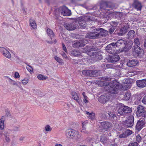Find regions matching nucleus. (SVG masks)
Returning <instances> with one entry per match:
<instances>
[{
  "label": "nucleus",
  "mask_w": 146,
  "mask_h": 146,
  "mask_svg": "<svg viewBox=\"0 0 146 146\" xmlns=\"http://www.w3.org/2000/svg\"><path fill=\"white\" fill-rule=\"evenodd\" d=\"M111 78H104L105 81H101L100 83L101 86H106L110 93L116 94L117 93L119 90L121 88L120 84L116 81L111 82H108L111 80Z\"/></svg>",
  "instance_id": "nucleus-1"
},
{
  "label": "nucleus",
  "mask_w": 146,
  "mask_h": 146,
  "mask_svg": "<svg viewBox=\"0 0 146 146\" xmlns=\"http://www.w3.org/2000/svg\"><path fill=\"white\" fill-rule=\"evenodd\" d=\"M96 30L100 32V33H98L94 31L88 33L87 34L86 37L89 38L95 39L99 38L101 36H105L108 34L107 31L102 28H98L96 29Z\"/></svg>",
  "instance_id": "nucleus-2"
},
{
  "label": "nucleus",
  "mask_w": 146,
  "mask_h": 146,
  "mask_svg": "<svg viewBox=\"0 0 146 146\" xmlns=\"http://www.w3.org/2000/svg\"><path fill=\"white\" fill-rule=\"evenodd\" d=\"M65 133L66 136L67 137L74 139H78L81 136L78 131L72 129H67Z\"/></svg>",
  "instance_id": "nucleus-3"
},
{
  "label": "nucleus",
  "mask_w": 146,
  "mask_h": 146,
  "mask_svg": "<svg viewBox=\"0 0 146 146\" xmlns=\"http://www.w3.org/2000/svg\"><path fill=\"white\" fill-rule=\"evenodd\" d=\"M119 108L118 112L119 114L122 115H125L127 113H129L131 112V108L128 106H124L122 104L119 105Z\"/></svg>",
  "instance_id": "nucleus-4"
},
{
  "label": "nucleus",
  "mask_w": 146,
  "mask_h": 146,
  "mask_svg": "<svg viewBox=\"0 0 146 146\" xmlns=\"http://www.w3.org/2000/svg\"><path fill=\"white\" fill-rule=\"evenodd\" d=\"M0 53L3 56L8 59L10 58L11 57L10 53L7 49L4 47H0Z\"/></svg>",
  "instance_id": "nucleus-5"
},
{
  "label": "nucleus",
  "mask_w": 146,
  "mask_h": 146,
  "mask_svg": "<svg viewBox=\"0 0 146 146\" xmlns=\"http://www.w3.org/2000/svg\"><path fill=\"white\" fill-rule=\"evenodd\" d=\"M60 12L64 16H70L71 14V11L68 9L66 7L63 6L60 8Z\"/></svg>",
  "instance_id": "nucleus-6"
},
{
  "label": "nucleus",
  "mask_w": 146,
  "mask_h": 146,
  "mask_svg": "<svg viewBox=\"0 0 146 146\" xmlns=\"http://www.w3.org/2000/svg\"><path fill=\"white\" fill-rule=\"evenodd\" d=\"M134 118L133 116L131 115L124 122L125 125L128 127H131L134 124Z\"/></svg>",
  "instance_id": "nucleus-7"
},
{
  "label": "nucleus",
  "mask_w": 146,
  "mask_h": 146,
  "mask_svg": "<svg viewBox=\"0 0 146 146\" xmlns=\"http://www.w3.org/2000/svg\"><path fill=\"white\" fill-rule=\"evenodd\" d=\"M115 43H112L107 46L106 49L108 52L112 54L115 52L114 49L115 48Z\"/></svg>",
  "instance_id": "nucleus-8"
},
{
  "label": "nucleus",
  "mask_w": 146,
  "mask_h": 146,
  "mask_svg": "<svg viewBox=\"0 0 146 146\" xmlns=\"http://www.w3.org/2000/svg\"><path fill=\"white\" fill-rule=\"evenodd\" d=\"M64 27L68 30L72 31L76 28V26L74 23H65L64 24Z\"/></svg>",
  "instance_id": "nucleus-9"
},
{
  "label": "nucleus",
  "mask_w": 146,
  "mask_h": 146,
  "mask_svg": "<svg viewBox=\"0 0 146 146\" xmlns=\"http://www.w3.org/2000/svg\"><path fill=\"white\" fill-rule=\"evenodd\" d=\"M119 57L118 55L116 54L113 56H110L108 58V60L111 62H115L119 60Z\"/></svg>",
  "instance_id": "nucleus-10"
},
{
  "label": "nucleus",
  "mask_w": 146,
  "mask_h": 146,
  "mask_svg": "<svg viewBox=\"0 0 146 146\" xmlns=\"http://www.w3.org/2000/svg\"><path fill=\"white\" fill-rule=\"evenodd\" d=\"M137 86L140 88H143L146 86V79L142 80H137L136 81Z\"/></svg>",
  "instance_id": "nucleus-11"
},
{
  "label": "nucleus",
  "mask_w": 146,
  "mask_h": 146,
  "mask_svg": "<svg viewBox=\"0 0 146 146\" xmlns=\"http://www.w3.org/2000/svg\"><path fill=\"white\" fill-rule=\"evenodd\" d=\"M101 125L103 129L105 131H107L111 126V123L105 121L101 123Z\"/></svg>",
  "instance_id": "nucleus-12"
},
{
  "label": "nucleus",
  "mask_w": 146,
  "mask_h": 146,
  "mask_svg": "<svg viewBox=\"0 0 146 146\" xmlns=\"http://www.w3.org/2000/svg\"><path fill=\"white\" fill-rule=\"evenodd\" d=\"M145 123L143 120H139L137 122L136 126V128L138 131L140 130L144 126Z\"/></svg>",
  "instance_id": "nucleus-13"
},
{
  "label": "nucleus",
  "mask_w": 146,
  "mask_h": 146,
  "mask_svg": "<svg viewBox=\"0 0 146 146\" xmlns=\"http://www.w3.org/2000/svg\"><path fill=\"white\" fill-rule=\"evenodd\" d=\"M126 42L125 40L122 39H120L118 40L115 43L116 46L122 47L125 45Z\"/></svg>",
  "instance_id": "nucleus-14"
},
{
  "label": "nucleus",
  "mask_w": 146,
  "mask_h": 146,
  "mask_svg": "<svg viewBox=\"0 0 146 146\" xmlns=\"http://www.w3.org/2000/svg\"><path fill=\"white\" fill-rule=\"evenodd\" d=\"M138 63V62L136 60H129L127 63V65L129 66L132 67L136 66Z\"/></svg>",
  "instance_id": "nucleus-15"
},
{
  "label": "nucleus",
  "mask_w": 146,
  "mask_h": 146,
  "mask_svg": "<svg viewBox=\"0 0 146 146\" xmlns=\"http://www.w3.org/2000/svg\"><path fill=\"white\" fill-rule=\"evenodd\" d=\"M72 98L75 100L78 103H80V98L79 97V94H78L76 93L75 92H72Z\"/></svg>",
  "instance_id": "nucleus-16"
},
{
  "label": "nucleus",
  "mask_w": 146,
  "mask_h": 146,
  "mask_svg": "<svg viewBox=\"0 0 146 146\" xmlns=\"http://www.w3.org/2000/svg\"><path fill=\"white\" fill-rule=\"evenodd\" d=\"M134 6L135 9L137 10H141V4L137 1L136 0L134 1Z\"/></svg>",
  "instance_id": "nucleus-17"
},
{
  "label": "nucleus",
  "mask_w": 146,
  "mask_h": 146,
  "mask_svg": "<svg viewBox=\"0 0 146 146\" xmlns=\"http://www.w3.org/2000/svg\"><path fill=\"white\" fill-rule=\"evenodd\" d=\"M93 70H84L82 71V73L84 76H92Z\"/></svg>",
  "instance_id": "nucleus-18"
},
{
  "label": "nucleus",
  "mask_w": 146,
  "mask_h": 146,
  "mask_svg": "<svg viewBox=\"0 0 146 146\" xmlns=\"http://www.w3.org/2000/svg\"><path fill=\"white\" fill-rule=\"evenodd\" d=\"M98 100L100 102L102 103H104L108 101V98L107 96L102 95L99 98Z\"/></svg>",
  "instance_id": "nucleus-19"
},
{
  "label": "nucleus",
  "mask_w": 146,
  "mask_h": 146,
  "mask_svg": "<svg viewBox=\"0 0 146 146\" xmlns=\"http://www.w3.org/2000/svg\"><path fill=\"white\" fill-rule=\"evenodd\" d=\"M4 136L5 140L6 143H8L11 141V139L9 137L10 134L7 131H5L4 134Z\"/></svg>",
  "instance_id": "nucleus-20"
},
{
  "label": "nucleus",
  "mask_w": 146,
  "mask_h": 146,
  "mask_svg": "<svg viewBox=\"0 0 146 146\" xmlns=\"http://www.w3.org/2000/svg\"><path fill=\"white\" fill-rule=\"evenodd\" d=\"M135 35V33L133 30L130 31L127 35V38L129 39L133 38Z\"/></svg>",
  "instance_id": "nucleus-21"
},
{
  "label": "nucleus",
  "mask_w": 146,
  "mask_h": 146,
  "mask_svg": "<svg viewBox=\"0 0 146 146\" xmlns=\"http://www.w3.org/2000/svg\"><path fill=\"white\" fill-rule=\"evenodd\" d=\"M9 82L10 84L12 85H15L17 86V87H19L21 89L23 90V88L21 86H19L17 84V83L15 80H12L10 78H9Z\"/></svg>",
  "instance_id": "nucleus-22"
},
{
  "label": "nucleus",
  "mask_w": 146,
  "mask_h": 146,
  "mask_svg": "<svg viewBox=\"0 0 146 146\" xmlns=\"http://www.w3.org/2000/svg\"><path fill=\"white\" fill-rule=\"evenodd\" d=\"M73 45L74 47H78L84 46L85 45V44L84 43V41L83 42L82 41H80L76 42Z\"/></svg>",
  "instance_id": "nucleus-23"
},
{
  "label": "nucleus",
  "mask_w": 146,
  "mask_h": 146,
  "mask_svg": "<svg viewBox=\"0 0 146 146\" xmlns=\"http://www.w3.org/2000/svg\"><path fill=\"white\" fill-rule=\"evenodd\" d=\"M5 118L4 116H2L0 119V129L3 130L4 128V121Z\"/></svg>",
  "instance_id": "nucleus-24"
},
{
  "label": "nucleus",
  "mask_w": 146,
  "mask_h": 146,
  "mask_svg": "<svg viewBox=\"0 0 146 146\" xmlns=\"http://www.w3.org/2000/svg\"><path fill=\"white\" fill-rule=\"evenodd\" d=\"M46 31L48 35L50 37L51 39L52 40V38L54 36V34L53 31L50 29L48 28L47 29Z\"/></svg>",
  "instance_id": "nucleus-25"
},
{
  "label": "nucleus",
  "mask_w": 146,
  "mask_h": 146,
  "mask_svg": "<svg viewBox=\"0 0 146 146\" xmlns=\"http://www.w3.org/2000/svg\"><path fill=\"white\" fill-rule=\"evenodd\" d=\"M145 109V108L144 107L141 105H139L137 107V112L139 113H143V115H144V113L145 112L144 111Z\"/></svg>",
  "instance_id": "nucleus-26"
},
{
  "label": "nucleus",
  "mask_w": 146,
  "mask_h": 146,
  "mask_svg": "<svg viewBox=\"0 0 146 146\" xmlns=\"http://www.w3.org/2000/svg\"><path fill=\"white\" fill-rule=\"evenodd\" d=\"M104 5L107 7L114 9L115 7L114 5L110 2H105L104 3Z\"/></svg>",
  "instance_id": "nucleus-27"
},
{
  "label": "nucleus",
  "mask_w": 146,
  "mask_h": 146,
  "mask_svg": "<svg viewBox=\"0 0 146 146\" xmlns=\"http://www.w3.org/2000/svg\"><path fill=\"white\" fill-rule=\"evenodd\" d=\"M30 24L31 27L33 29L36 28V24L35 21L32 19H30L29 20Z\"/></svg>",
  "instance_id": "nucleus-28"
},
{
  "label": "nucleus",
  "mask_w": 146,
  "mask_h": 146,
  "mask_svg": "<svg viewBox=\"0 0 146 146\" xmlns=\"http://www.w3.org/2000/svg\"><path fill=\"white\" fill-rule=\"evenodd\" d=\"M134 42L136 45L137 46L138 49L139 50H141V48L138 46V45H140V44L139 39L138 38H135L134 40Z\"/></svg>",
  "instance_id": "nucleus-29"
},
{
  "label": "nucleus",
  "mask_w": 146,
  "mask_h": 146,
  "mask_svg": "<svg viewBox=\"0 0 146 146\" xmlns=\"http://www.w3.org/2000/svg\"><path fill=\"white\" fill-rule=\"evenodd\" d=\"M37 77L38 79L40 80H45L48 78V77L46 76H44L42 74H38L37 76Z\"/></svg>",
  "instance_id": "nucleus-30"
},
{
  "label": "nucleus",
  "mask_w": 146,
  "mask_h": 146,
  "mask_svg": "<svg viewBox=\"0 0 146 146\" xmlns=\"http://www.w3.org/2000/svg\"><path fill=\"white\" fill-rule=\"evenodd\" d=\"M100 141L104 143H106L108 141L107 138L106 137L104 136L102 137L100 140Z\"/></svg>",
  "instance_id": "nucleus-31"
},
{
  "label": "nucleus",
  "mask_w": 146,
  "mask_h": 146,
  "mask_svg": "<svg viewBox=\"0 0 146 146\" xmlns=\"http://www.w3.org/2000/svg\"><path fill=\"white\" fill-rule=\"evenodd\" d=\"M131 96L130 93L129 92H127L125 93L124 96V98L125 100H128Z\"/></svg>",
  "instance_id": "nucleus-32"
},
{
  "label": "nucleus",
  "mask_w": 146,
  "mask_h": 146,
  "mask_svg": "<svg viewBox=\"0 0 146 146\" xmlns=\"http://www.w3.org/2000/svg\"><path fill=\"white\" fill-rule=\"evenodd\" d=\"M72 54L74 56H78L80 55L81 53L78 50H74L72 52Z\"/></svg>",
  "instance_id": "nucleus-33"
},
{
  "label": "nucleus",
  "mask_w": 146,
  "mask_h": 146,
  "mask_svg": "<svg viewBox=\"0 0 146 146\" xmlns=\"http://www.w3.org/2000/svg\"><path fill=\"white\" fill-rule=\"evenodd\" d=\"M82 96L84 98V102L86 103H87L88 102V98L86 95L85 93L84 92H83L82 93Z\"/></svg>",
  "instance_id": "nucleus-34"
},
{
  "label": "nucleus",
  "mask_w": 146,
  "mask_h": 146,
  "mask_svg": "<svg viewBox=\"0 0 146 146\" xmlns=\"http://www.w3.org/2000/svg\"><path fill=\"white\" fill-rule=\"evenodd\" d=\"M55 59L59 63H62V60L57 56H55L54 57Z\"/></svg>",
  "instance_id": "nucleus-35"
},
{
  "label": "nucleus",
  "mask_w": 146,
  "mask_h": 146,
  "mask_svg": "<svg viewBox=\"0 0 146 146\" xmlns=\"http://www.w3.org/2000/svg\"><path fill=\"white\" fill-rule=\"evenodd\" d=\"M26 68L27 70L31 73H32L33 72V68L32 67L29 65H27Z\"/></svg>",
  "instance_id": "nucleus-36"
},
{
  "label": "nucleus",
  "mask_w": 146,
  "mask_h": 146,
  "mask_svg": "<svg viewBox=\"0 0 146 146\" xmlns=\"http://www.w3.org/2000/svg\"><path fill=\"white\" fill-rule=\"evenodd\" d=\"M127 29V28H126L125 27H123L122 29L121 30V35L125 34L126 33V31Z\"/></svg>",
  "instance_id": "nucleus-37"
},
{
  "label": "nucleus",
  "mask_w": 146,
  "mask_h": 146,
  "mask_svg": "<svg viewBox=\"0 0 146 146\" xmlns=\"http://www.w3.org/2000/svg\"><path fill=\"white\" fill-rule=\"evenodd\" d=\"M44 129L46 131H51L52 128L49 125H47L45 127Z\"/></svg>",
  "instance_id": "nucleus-38"
},
{
  "label": "nucleus",
  "mask_w": 146,
  "mask_h": 146,
  "mask_svg": "<svg viewBox=\"0 0 146 146\" xmlns=\"http://www.w3.org/2000/svg\"><path fill=\"white\" fill-rule=\"evenodd\" d=\"M83 23H82L81 21H80L79 22V24L80 25L81 27H82L83 28H85V27H86V25H85V22L84 21H83L82 22Z\"/></svg>",
  "instance_id": "nucleus-39"
},
{
  "label": "nucleus",
  "mask_w": 146,
  "mask_h": 146,
  "mask_svg": "<svg viewBox=\"0 0 146 146\" xmlns=\"http://www.w3.org/2000/svg\"><path fill=\"white\" fill-rule=\"evenodd\" d=\"M81 131L82 133L85 134L88 133V132L86 129V128L85 127H82V129L81 130Z\"/></svg>",
  "instance_id": "nucleus-40"
},
{
  "label": "nucleus",
  "mask_w": 146,
  "mask_h": 146,
  "mask_svg": "<svg viewBox=\"0 0 146 146\" xmlns=\"http://www.w3.org/2000/svg\"><path fill=\"white\" fill-rule=\"evenodd\" d=\"M28 80L27 79H24L22 81V84L24 85L26 84L28 82Z\"/></svg>",
  "instance_id": "nucleus-41"
},
{
  "label": "nucleus",
  "mask_w": 146,
  "mask_h": 146,
  "mask_svg": "<svg viewBox=\"0 0 146 146\" xmlns=\"http://www.w3.org/2000/svg\"><path fill=\"white\" fill-rule=\"evenodd\" d=\"M92 74H93L92 76L95 77L98 74V71L97 70H93V72Z\"/></svg>",
  "instance_id": "nucleus-42"
},
{
  "label": "nucleus",
  "mask_w": 146,
  "mask_h": 146,
  "mask_svg": "<svg viewBox=\"0 0 146 146\" xmlns=\"http://www.w3.org/2000/svg\"><path fill=\"white\" fill-rule=\"evenodd\" d=\"M13 130L15 131H20L19 127H15L13 129Z\"/></svg>",
  "instance_id": "nucleus-43"
},
{
  "label": "nucleus",
  "mask_w": 146,
  "mask_h": 146,
  "mask_svg": "<svg viewBox=\"0 0 146 146\" xmlns=\"http://www.w3.org/2000/svg\"><path fill=\"white\" fill-rule=\"evenodd\" d=\"M127 136V135L126 133H123L119 135V137L120 138H123Z\"/></svg>",
  "instance_id": "nucleus-44"
},
{
  "label": "nucleus",
  "mask_w": 146,
  "mask_h": 146,
  "mask_svg": "<svg viewBox=\"0 0 146 146\" xmlns=\"http://www.w3.org/2000/svg\"><path fill=\"white\" fill-rule=\"evenodd\" d=\"M95 114L94 113H92V114H91L89 117H88L91 119L93 120L95 118Z\"/></svg>",
  "instance_id": "nucleus-45"
},
{
  "label": "nucleus",
  "mask_w": 146,
  "mask_h": 146,
  "mask_svg": "<svg viewBox=\"0 0 146 146\" xmlns=\"http://www.w3.org/2000/svg\"><path fill=\"white\" fill-rule=\"evenodd\" d=\"M111 25V27H112L115 28V29L118 25V23L117 22H112V24Z\"/></svg>",
  "instance_id": "nucleus-46"
},
{
  "label": "nucleus",
  "mask_w": 146,
  "mask_h": 146,
  "mask_svg": "<svg viewBox=\"0 0 146 146\" xmlns=\"http://www.w3.org/2000/svg\"><path fill=\"white\" fill-rule=\"evenodd\" d=\"M92 49H90L91 50L89 51L88 54L89 55H91L90 54L92 53V56H94V55H96V52L94 53V52H92Z\"/></svg>",
  "instance_id": "nucleus-47"
},
{
  "label": "nucleus",
  "mask_w": 146,
  "mask_h": 146,
  "mask_svg": "<svg viewBox=\"0 0 146 146\" xmlns=\"http://www.w3.org/2000/svg\"><path fill=\"white\" fill-rule=\"evenodd\" d=\"M137 145L138 143L136 142H134L133 143H130L128 146H137Z\"/></svg>",
  "instance_id": "nucleus-48"
},
{
  "label": "nucleus",
  "mask_w": 146,
  "mask_h": 146,
  "mask_svg": "<svg viewBox=\"0 0 146 146\" xmlns=\"http://www.w3.org/2000/svg\"><path fill=\"white\" fill-rule=\"evenodd\" d=\"M136 137L137 141L138 142H140L141 140V137L139 135H138Z\"/></svg>",
  "instance_id": "nucleus-49"
},
{
  "label": "nucleus",
  "mask_w": 146,
  "mask_h": 146,
  "mask_svg": "<svg viewBox=\"0 0 146 146\" xmlns=\"http://www.w3.org/2000/svg\"><path fill=\"white\" fill-rule=\"evenodd\" d=\"M115 29V28L111 27L109 29V32L110 33H112Z\"/></svg>",
  "instance_id": "nucleus-50"
},
{
  "label": "nucleus",
  "mask_w": 146,
  "mask_h": 146,
  "mask_svg": "<svg viewBox=\"0 0 146 146\" xmlns=\"http://www.w3.org/2000/svg\"><path fill=\"white\" fill-rule=\"evenodd\" d=\"M19 77L20 75L17 72H16L15 74V78H18Z\"/></svg>",
  "instance_id": "nucleus-51"
},
{
  "label": "nucleus",
  "mask_w": 146,
  "mask_h": 146,
  "mask_svg": "<svg viewBox=\"0 0 146 146\" xmlns=\"http://www.w3.org/2000/svg\"><path fill=\"white\" fill-rule=\"evenodd\" d=\"M87 123L88 122L86 121H85L84 122H82V127H85L86 125L87 124Z\"/></svg>",
  "instance_id": "nucleus-52"
},
{
  "label": "nucleus",
  "mask_w": 146,
  "mask_h": 146,
  "mask_svg": "<svg viewBox=\"0 0 146 146\" xmlns=\"http://www.w3.org/2000/svg\"><path fill=\"white\" fill-rule=\"evenodd\" d=\"M62 46L63 49L64 51L66 52L67 53V51L64 44H62Z\"/></svg>",
  "instance_id": "nucleus-53"
},
{
  "label": "nucleus",
  "mask_w": 146,
  "mask_h": 146,
  "mask_svg": "<svg viewBox=\"0 0 146 146\" xmlns=\"http://www.w3.org/2000/svg\"><path fill=\"white\" fill-rule=\"evenodd\" d=\"M142 101L143 104L146 105V96L143 98Z\"/></svg>",
  "instance_id": "nucleus-54"
},
{
  "label": "nucleus",
  "mask_w": 146,
  "mask_h": 146,
  "mask_svg": "<svg viewBox=\"0 0 146 146\" xmlns=\"http://www.w3.org/2000/svg\"><path fill=\"white\" fill-rule=\"evenodd\" d=\"M89 143L90 144V145H93V144H94L93 140L92 139H90V141Z\"/></svg>",
  "instance_id": "nucleus-55"
},
{
  "label": "nucleus",
  "mask_w": 146,
  "mask_h": 146,
  "mask_svg": "<svg viewBox=\"0 0 146 146\" xmlns=\"http://www.w3.org/2000/svg\"><path fill=\"white\" fill-rule=\"evenodd\" d=\"M61 54L64 58H66L67 57V56L64 53H63Z\"/></svg>",
  "instance_id": "nucleus-56"
},
{
  "label": "nucleus",
  "mask_w": 146,
  "mask_h": 146,
  "mask_svg": "<svg viewBox=\"0 0 146 146\" xmlns=\"http://www.w3.org/2000/svg\"><path fill=\"white\" fill-rule=\"evenodd\" d=\"M135 52L137 54V55L138 56L139 55V54L140 53V52L139 50H135Z\"/></svg>",
  "instance_id": "nucleus-57"
},
{
  "label": "nucleus",
  "mask_w": 146,
  "mask_h": 146,
  "mask_svg": "<svg viewBox=\"0 0 146 146\" xmlns=\"http://www.w3.org/2000/svg\"><path fill=\"white\" fill-rule=\"evenodd\" d=\"M86 113L89 115V117L90 115H91V114H92V113H90L87 111L86 112Z\"/></svg>",
  "instance_id": "nucleus-58"
},
{
  "label": "nucleus",
  "mask_w": 146,
  "mask_h": 146,
  "mask_svg": "<svg viewBox=\"0 0 146 146\" xmlns=\"http://www.w3.org/2000/svg\"><path fill=\"white\" fill-rule=\"evenodd\" d=\"M24 139H25L24 137H21L19 138V140L20 141H23Z\"/></svg>",
  "instance_id": "nucleus-59"
},
{
  "label": "nucleus",
  "mask_w": 146,
  "mask_h": 146,
  "mask_svg": "<svg viewBox=\"0 0 146 146\" xmlns=\"http://www.w3.org/2000/svg\"><path fill=\"white\" fill-rule=\"evenodd\" d=\"M144 46L146 48V39L145 40L144 43Z\"/></svg>",
  "instance_id": "nucleus-60"
},
{
  "label": "nucleus",
  "mask_w": 146,
  "mask_h": 146,
  "mask_svg": "<svg viewBox=\"0 0 146 146\" xmlns=\"http://www.w3.org/2000/svg\"><path fill=\"white\" fill-rule=\"evenodd\" d=\"M55 146H62L61 144H56Z\"/></svg>",
  "instance_id": "nucleus-61"
},
{
  "label": "nucleus",
  "mask_w": 146,
  "mask_h": 146,
  "mask_svg": "<svg viewBox=\"0 0 146 146\" xmlns=\"http://www.w3.org/2000/svg\"><path fill=\"white\" fill-rule=\"evenodd\" d=\"M144 117L146 118V111H145V112L144 113Z\"/></svg>",
  "instance_id": "nucleus-62"
},
{
  "label": "nucleus",
  "mask_w": 146,
  "mask_h": 146,
  "mask_svg": "<svg viewBox=\"0 0 146 146\" xmlns=\"http://www.w3.org/2000/svg\"><path fill=\"white\" fill-rule=\"evenodd\" d=\"M47 43H52V41L49 42V41H47Z\"/></svg>",
  "instance_id": "nucleus-63"
},
{
  "label": "nucleus",
  "mask_w": 146,
  "mask_h": 146,
  "mask_svg": "<svg viewBox=\"0 0 146 146\" xmlns=\"http://www.w3.org/2000/svg\"><path fill=\"white\" fill-rule=\"evenodd\" d=\"M5 23L4 22L3 23V24H2V25L3 26H5Z\"/></svg>",
  "instance_id": "nucleus-64"
}]
</instances>
